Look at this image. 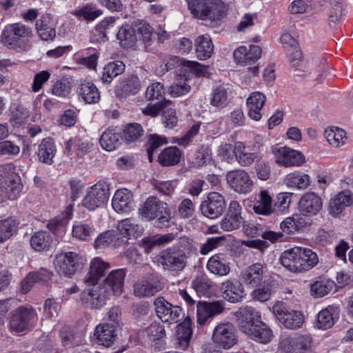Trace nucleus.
Returning a JSON list of instances; mask_svg holds the SVG:
<instances>
[{
  "instance_id": "nucleus-1",
  "label": "nucleus",
  "mask_w": 353,
  "mask_h": 353,
  "mask_svg": "<svg viewBox=\"0 0 353 353\" xmlns=\"http://www.w3.org/2000/svg\"><path fill=\"white\" fill-rule=\"evenodd\" d=\"M32 30L21 22L5 26L0 36V43L9 50L25 52L32 47Z\"/></svg>"
},
{
  "instance_id": "nucleus-2",
  "label": "nucleus",
  "mask_w": 353,
  "mask_h": 353,
  "mask_svg": "<svg viewBox=\"0 0 353 353\" xmlns=\"http://www.w3.org/2000/svg\"><path fill=\"white\" fill-rule=\"evenodd\" d=\"M282 265L292 272L308 270L319 263L317 254L312 250L294 247L284 251L279 259Z\"/></svg>"
},
{
  "instance_id": "nucleus-3",
  "label": "nucleus",
  "mask_w": 353,
  "mask_h": 353,
  "mask_svg": "<svg viewBox=\"0 0 353 353\" xmlns=\"http://www.w3.org/2000/svg\"><path fill=\"white\" fill-rule=\"evenodd\" d=\"M259 313L253 308L248 309L243 314L241 323V331L251 339L267 343L272 338L271 330L260 320Z\"/></svg>"
},
{
  "instance_id": "nucleus-4",
  "label": "nucleus",
  "mask_w": 353,
  "mask_h": 353,
  "mask_svg": "<svg viewBox=\"0 0 353 353\" xmlns=\"http://www.w3.org/2000/svg\"><path fill=\"white\" fill-rule=\"evenodd\" d=\"M194 17L218 21L224 17L226 7L221 0H186Z\"/></svg>"
},
{
  "instance_id": "nucleus-5",
  "label": "nucleus",
  "mask_w": 353,
  "mask_h": 353,
  "mask_svg": "<svg viewBox=\"0 0 353 353\" xmlns=\"http://www.w3.org/2000/svg\"><path fill=\"white\" fill-rule=\"evenodd\" d=\"M142 217L147 220L157 218L155 225L159 228L168 227L171 219L170 210L166 203L155 196H150L139 210Z\"/></svg>"
},
{
  "instance_id": "nucleus-6",
  "label": "nucleus",
  "mask_w": 353,
  "mask_h": 353,
  "mask_svg": "<svg viewBox=\"0 0 353 353\" xmlns=\"http://www.w3.org/2000/svg\"><path fill=\"white\" fill-rule=\"evenodd\" d=\"M87 288L81 293V301L88 308L100 309L110 297V292L101 283H86Z\"/></svg>"
},
{
  "instance_id": "nucleus-7",
  "label": "nucleus",
  "mask_w": 353,
  "mask_h": 353,
  "mask_svg": "<svg viewBox=\"0 0 353 353\" xmlns=\"http://www.w3.org/2000/svg\"><path fill=\"white\" fill-rule=\"evenodd\" d=\"M188 258L183 250L170 248L159 253L157 262L165 270L179 272L186 267Z\"/></svg>"
},
{
  "instance_id": "nucleus-8",
  "label": "nucleus",
  "mask_w": 353,
  "mask_h": 353,
  "mask_svg": "<svg viewBox=\"0 0 353 353\" xmlns=\"http://www.w3.org/2000/svg\"><path fill=\"white\" fill-rule=\"evenodd\" d=\"M272 310L279 321L288 329L296 330L303 325V314L300 312L289 309L283 302L275 303Z\"/></svg>"
},
{
  "instance_id": "nucleus-9",
  "label": "nucleus",
  "mask_w": 353,
  "mask_h": 353,
  "mask_svg": "<svg viewBox=\"0 0 353 353\" xmlns=\"http://www.w3.org/2000/svg\"><path fill=\"white\" fill-rule=\"evenodd\" d=\"M109 195L108 184L105 181H99L88 190L82 205L89 210H94L107 202Z\"/></svg>"
},
{
  "instance_id": "nucleus-10",
  "label": "nucleus",
  "mask_w": 353,
  "mask_h": 353,
  "mask_svg": "<svg viewBox=\"0 0 353 353\" xmlns=\"http://www.w3.org/2000/svg\"><path fill=\"white\" fill-rule=\"evenodd\" d=\"M212 341L217 345L230 349L237 343V335L234 325L230 323H220L214 329Z\"/></svg>"
},
{
  "instance_id": "nucleus-11",
  "label": "nucleus",
  "mask_w": 353,
  "mask_h": 353,
  "mask_svg": "<svg viewBox=\"0 0 353 353\" xmlns=\"http://www.w3.org/2000/svg\"><path fill=\"white\" fill-rule=\"evenodd\" d=\"M226 181L231 189L239 194H246L252 191L254 186L249 174L241 169L228 172Z\"/></svg>"
},
{
  "instance_id": "nucleus-12",
  "label": "nucleus",
  "mask_w": 353,
  "mask_h": 353,
  "mask_svg": "<svg viewBox=\"0 0 353 353\" xmlns=\"http://www.w3.org/2000/svg\"><path fill=\"white\" fill-rule=\"evenodd\" d=\"M225 201L223 196L216 192H210L200 205L201 213L210 219L219 216L225 209Z\"/></svg>"
},
{
  "instance_id": "nucleus-13",
  "label": "nucleus",
  "mask_w": 353,
  "mask_h": 353,
  "mask_svg": "<svg viewBox=\"0 0 353 353\" xmlns=\"http://www.w3.org/2000/svg\"><path fill=\"white\" fill-rule=\"evenodd\" d=\"M35 316V312L31 307H19L12 313L10 328L18 333L23 332L28 329Z\"/></svg>"
},
{
  "instance_id": "nucleus-14",
  "label": "nucleus",
  "mask_w": 353,
  "mask_h": 353,
  "mask_svg": "<svg viewBox=\"0 0 353 353\" xmlns=\"http://www.w3.org/2000/svg\"><path fill=\"white\" fill-rule=\"evenodd\" d=\"M164 94L163 85L160 82L152 83L146 89L145 97L150 101L154 99L159 101L152 106H150V104H148L142 110H173L172 101L167 99L160 100Z\"/></svg>"
},
{
  "instance_id": "nucleus-15",
  "label": "nucleus",
  "mask_w": 353,
  "mask_h": 353,
  "mask_svg": "<svg viewBox=\"0 0 353 353\" xmlns=\"http://www.w3.org/2000/svg\"><path fill=\"white\" fill-rule=\"evenodd\" d=\"M157 316L163 322L177 323L181 313V308L168 302L163 296H159L154 301Z\"/></svg>"
},
{
  "instance_id": "nucleus-16",
  "label": "nucleus",
  "mask_w": 353,
  "mask_h": 353,
  "mask_svg": "<svg viewBox=\"0 0 353 353\" xmlns=\"http://www.w3.org/2000/svg\"><path fill=\"white\" fill-rule=\"evenodd\" d=\"M223 310L224 303L223 301H199L196 305L197 323L200 325H203L215 316L222 313Z\"/></svg>"
},
{
  "instance_id": "nucleus-17",
  "label": "nucleus",
  "mask_w": 353,
  "mask_h": 353,
  "mask_svg": "<svg viewBox=\"0 0 353 353\" xmlns=\"http://www.w3.org/2000/svg\"><path fill=\"white\" fill-rule=\"evenodd\" d=\"M322 199L313 192L305 193L298 203L299 211L304 216H312L318 214L322 210Z\"/></svg>"
},
{
  "instance_id": "nucleus-18",
  "label": "nucleus",
  "mask_w": 353,
  "mask_h": 353,
  "mask_svg": "<svg viewBox=\"0 0 353 353\" xmlns=\"http://www.w3.org/2000/svg\"><path fill=\"white\" fill-rule=\"evenodd\" d=\"M241 212L240 203L236 201H231L226 214L220 222L221 228L228 232L239 229L243 222Z\"/></svg>"
},
{
  "instance_id": "nucleus-19",
  "label": "nucleus",
  "mask_w": 353,
  "mask_h": 353,
  "mask_svg": "<svg viewBox=\"0 0 353 353\" xmlns=\"http://www.w3.org/2000/svg\"><path fill=\"white\" fill-rule=\"evenodd\" d=\"M163 288V285L159 276L151 275L134 285V294L138 297H149L155 295Z\"/></svg>"
},
{
  "instance_id": "nucleus-20",
  "label": "nucleus",
  "mask_w": 353,
  "mask_h": 353,
  "mask_svg": "<svg viewBox=\"0 0 353 353\" xmlns=\"http://www.w3.org/2000/svg\"><path fill=\"white\" fill-rule=\"evenodd\" d=\"M57 22L51 14L46 13L36 21L35 29L39 37L45 41H52L56 37Z\"/></svg>"
},
{
  "instance_id": "nucleus-21",
  "label": "nucleus",
  "mask_w": 353,
  "mask_h": 353,
  "mask_svg": "<svg viewBox=\"0 0 353 353\" xmlns=\"http://www.w3.org/2000/svg\"><path fill=\"white\" fill-rule=\"evenodd\" d=\"M353 204V194L350 190H343L330 199L328 212L333 217H340L345 208Z\"/></svg>"
},
{
  "instance_id": "nucleus-22",
  "label": "nucleus",
  "mask_w": 353,
  "mask_h": 353,
  "mask_svg": "<svg viewBox=\"0 0 353 353\" xmlns=\"http://www.w3.org/2000/svg\"><path fill=\"white\" fill-rule=\"evenodd\" d=\"M311 337L299 335L283 340L281 346L286 353H305L311 349Z\"/></svg>"
},
{
  "instance_id": "nucleus-23",
  "label": "nucleus",
  "mask_w": 353,
  "mask_h": 353,
  "mask_svg": "<svg viewBox=\"0 0 353 353\" xmlns=\"http://www.w3.org/2000/svg\"><path fill=\"white\" fill-rule=\"evenodd\" d=\"M276 162L285 167L299 166L305 162L303 155L297 150L281 147L275 152Z\"/></svg>"
},
{
  "instance_id": "nucleus-24",
  "label": "nucleus",
  "mask_w": 353,
  "mask_h": 353,
  "mask_svg": "<svg viewBox=\"0 0 353 353\" xmlns=\"http://www.w3.org/2000/svg\"><path fill=\"white\" fill-rule=\"evenodd\" d=\"M220 290L222 297L232 303L241 301L245 296L243 285L238 281L232 280L223 282Z\"/></svg>"
},
{
  "instance_id": "nucleus-25",
  "label": "nucleus",
  "mask_w": 353,
  "mask_h": 353,
  "mask_svg": "<svg viewBox=\"0 0 353 353\" xmlns=\"http://www.w3.org/2000/svg\"><path fill=\"white\" fill-rule=\"evenodd\" d=\"M112 205L118 213H128L134 208L132 192L125 188L118 190L112 199Z\"/></svg>"
},
{
  "instance_id": "nucleus-26",
  "label": "nucleus",
  "mask_w": 353,
  "mask_h": 353,
  "mask_svg": "<svg viewBox=\"0 0 353 353\" xmlns=\"http://www.w3.org/2000/svg\"><path fill=\"white\" fill-rule=\"evenodd\" d=\"M126 276L125 269H117L111 271L101 283L106 286L110 292L115 295H120L123 291L124 280Z\"/></svg>"
},
{
  "instance_id": "nucleus-27",
  "label": "nucleus",
  "mask_w": 353,
  "mask_h": 353,
  "mask_svg": "<svg viewBox=\"0 0 353 353\" xmlns=\"http://www.w3.org/2000/svg\"><path fill=\"white\" fill-rule=\"evenodd\" d=\"M265 273V265L255 263L242 271L241 278L246 285L255 287L261 283Z\"/></svg>"
},
{
  "instance_id": "nucleus-28",
  "label": "nucleus",
  "mask_w": 353,
  "mask_h": 353,
  "mask_svg": "<svg viewBox=\"0 0 353 353\" xmlns=\"http://www.w3.org/2000/svg\"><path fill=\"white\" fill-rule=\"evenodd\" d=\"M78 254L68 252L60 254L57 259L56 266L60 274L71 276L77 271Z\"/></svg>"
},
{
  "instance_id": "nucleus-29",
  "label": "nucleus",
  "mask_w": 353,
  "mask_h": 353,
  "mask_svg": "<svg viewBox=\"0 0 353 353\" xmlns=\"http://www.w3.org/2000/svg\"><path fill=\"white\" fill-rule=\"evenodd\" d=\"M21 178L15 172V167L12 163H7L0 165V187L6 183H13L14 185L10 191L11 196H14L19 192Z\"/></svg>"
},
{
  "instance_id": "nucleus-30",
  "label": "nucleus",
  "mask_w": 353,
  "mask_h": 353,
  "mask_svg": "<svg viewBox=\"0 0 353 353\" xmlns=\"http://www.w3.org/2000/svg\"><path fill=\"white\" fill-rule=\"evenodd\" d=\"M117 337L115 328L109 323H100L94 332L95 341L99 345L109 347L112 345Z\"/></svg>"
},
{
  "instance_id": "nucleus-31",
  "label": "nucleus",
  "mask_w": 353,
  "mask_h": 353,
  "mask_svg": "<svg viewBox=\"0 0 353 353\" xmlns=\"http://www.w3.org/2000/svg\"><path fill=\"white\" fill-rule=\"evenodd\" d=\"M261 48L254 45H250L249 50L245 46H240L233 53L235 61L242 65L254 63L261 57Z\"/></svg>"
},
{
  "instance_id": "nucleus-32",
  "label": "nucleus",
  "mask_w": 353,
  "mask_h": 353,
  "mask_svg": "<svg viewBox=\"0 0 353 353\" xmlns=\"http://www.w3.org/2000/svg\"><path fill=\"white\" fill-rule=\"evenodd\" d=\"M110 267L108 262L103 261L101 258L93 259L90 262V271L85 279V283H99V279Z\"/></svg>"
},
{
  "instance_id": "nucleus-33",
  "label": "nucleus",
  "mask_w": 353,
  "mask_h": 353,
  "mask_svg": "<svg viewBox=\"0 0 353 353\" xmlns=\"http://www.w3.org/2000/svg\"><path fill=\"white\" fill-rule=\"evenodd\" d=\"M230 263L221 254H216L212 256L207 262V269L216 276H224L229 274L230 272Z\"/></svg>"
},
{
  "instance_id": "nucleus-34",
  "label": "nucleus",
  "mask_w": 353,
  "mask_h": 353,
  "mask_svg": "<svg viewBox=\"0 0 353 353\" xmlns=\"http://www.w3.org/2000/svg\"><path fill=\"white\" fill-rule=\"evenodd\" d=\"M141 89V82L138 77L134 75L124 78L117 85L115 92L117 96L126 97L130 94H137Z\"/></svg>"
},
{
  "instance_id": "nucleus-35",
  "label": "nucleus",
  "mask_w": 353,
  "mask_h": 353,
  "mask_svg": "<svg viewBox=\"0 0 353 353\" xmlns=\"http://www.w3.org/2000/svg\"><path fill=\"white\" fill-rule=\"evenodd\" d=\"M252 210L260 215L270 216L274 209L272 207V199L267 190H261L256 198Z\"/></svg>"
},
{
  "instance_id": "nucleus-36",
  "label": "nucleus",
  "mask_w": 353,
  "mask_h": 353,
  "mask_svg": "<svg viewBox=\"0 0 353 353\" xmlns=\"http://www.w3.org/2000/svg\"><path fill=\"white\" fill-rule=\"evenodd\" d=\"M338 318L339 312L337 308L329 306L318 314L316 327L323 330L331 328Z\"/></svg>"
},
{
  "instance_id": "nucleus-37",
  "label": "nucleus",
  "mask_w": 353,
  "mask_h": 353,
  "mask_svg": "<svg viewBox=\"0 0 353 353\" xmlns=\"http://www.w3.org/2000/svg\"><path fill=\"white\" fill-rule=\"evenodd\" d=\"M324 137L329 145L336 148L345 145L347 142L346 132L338 127L327 128L324 132Z\"/></svg>"
},
{
  "instance_id": "nucleus-38",
  "label": "nucleus",
  "mask_w": 353,
  "mask_h": 353,
  "mask_svg": "<svg viewBox=\"0 0 353 353\" xmlns=\"http://www.w3.org/2000/svg\"><path fill=\"white\" fill-rule=\"evenodd\" d=\"M214 45L209 35H201L195 40V52L198 59L205 60L211 57Z\"/></svg>"
},
{
  "instance_id": "nucleus-39",
  "label": "nucleus",
  "mask_w": 353,
  "mask_h": 353,
  "mask_svg": "<svg viewBox=\"0 0 353 353\" xmlns=\"http://www.w3.org/2000/svg\"><path fill=\"white\" fill-rule=\"evenodd\" d=\"M117 39L123 48H130L135 46L137 37L135 29L129 24H124L119 28Z\"/></svg>"
},
{
  "instance_id": "nucleus-40",
  "label": "nucleus",
  "mask_w": 353,
  "mask_h": 353,
  "mask_svg": "<svg viewBox=\"0 0 353 353\" xmlns=\"http://www.w3.org/2000/svg\"><path fill=\"white\" fill-rule=\"evenodd\" d=\"M56 152V147L50 138L43 139L39 145L37 154L40 162L52 164Z\"/></svg>"
},
{
  "instance_id": "nucleus-41",
  "label": "nucleus",
  "mask_w": 353,
  "mask_h": 353,
  "mask_svg": "<svg viewBox=\"0 0 353 353\" xmlns=\"http://www.w3.org/2000/svg\"><path fill=\"white\" fill-rule=\"evenodd\" d=\"M32 248L37 252L49 250L52 244V238L47 231L40 230L32 235L30 239Z\"/></svg>"
},
{
  "instance_id": "nucleus-42",
  "label": "nucleus",
  "mask_w": 353,
  "mask_h": 353,
  "mask_svg": "<svg viewBox=\"0 0 353 353\" xmlns=\"http://www.w3.org/2000/svg\"><path fill=\"white\" fill-rule=\"evenodd\" d=\"M284 182L290 188L305 190L310 184V176L301 172H294L286 175Z\"/></svg>"
},
{
  "instance_id": "nucleus-43",
  "label": "nucleus",
  "mask_w": 353,
  "mask_h": 353,
  "mask_svg": "<svg viewBox=\"0 0 353 353\" xmlns=\"http://www.w3.org/2000/svg\"><path fill=\"white\" fill-rule=\"evenodd\" d=\"M182 153L176 146L165 148L159 155V163L163 166H172L180 162Z\"/></svg>"
},
{
  "instance_id": "nucleus-44",
  "label": "nucleus",
  "mask_w": 353,
  "mask_h": 353,
  "mask_svg": "<svg viewBox=\"0 0 353 353\" xmlns=\"http://www.w3.org/2000/svg\"><path fill=\"white\" fill-rule=\"evenodd\" d=\"M190 325L191 319L188 316L182 323L177 325V341L179 345L182 350H185L189 345L190 339L192 334Z\"/></svg>"
},
{
  "instance_id": "nucleus-45",
  "label": "nucleus",
  "mask_w": 353,
  "mask_h": 353,
  "mask_svg": "<svg viewBox=\"0 0 353 353\" xmlns=\"http://www.w3.org/2000/svg\"><path fill=\"white\" fill-rule=\"evenodd\" d=\"M119 239L114 230H108L101 233L94 240V247L97 250H103L106 248L119 245Z\"/></svg>"
},
{
  "instance_id": "nucleus-46",
  "label": "nucleus",
  "mask_w": 353,
  "mask_h": 353,
  "mask_svg": "<svg viewBox=\"0 0 353 353\" xmlns=\"http://www.w3.org/2000/svg\"><path fill=\"white\" fill-rule=\"evenodd\" d=\"M79 94L87 103H97L100 99V94L97 88L90 81H85L81 84Z\"/></svg>"
},
{
  "instance_id": "nucleus-47",
  "label": "nucleus",
  "mask_w": 353,
  "mask_h": 353,
  "mask_svg": "<svg viewBox=\"0 0 353 353\" xmlns=\"http://www.w3.org/2000/svg\"><path fill=\"white\" fill-rule=\"evenodd\" d=\"M121 136L114 132L113 130H105L101 136L100 144L107 151L114 150L121 143Z\"/></svg>"
},
{
  "instance_id": "nucleus-48",
  "label": "nucleus",
  "mask_w": 353,
  "mask_h": 353,
  "mask_svg": "<svg viewBox=\"0 0 353 353\" xmlns=\"http://www.w3.org/2000/svg\"><path fill=\"white\" fill-rule=\"evenodd\" d=\"M125 65L121 61L110 62L103 68L101 79L103 83H110L112 79L124 72Z\"/></svg>"
},
{
  "instance_id": "nucleus-49",
  "label": "nucleus",
  "mask_w": 353,
  "mask_h": 353,
  "mask_svg": "<svg viewBox=\"0 0 353 353\" xmlns=\"http://www.w3.org/2000/svg\"><path fill=\"white\" fill-rule=\"evenodd\" d=\"M94 233V226L89 223L77 222L72 227V236L81 241H88Z\"/></svg>"
},
{
  "instance_id": "nucleus-50",
  "label": "nucleus",
  "mask_w": 353,
  "mask_h": 353,
  "mask_svg": "<svg viewBox=\"0 0 353 353\" xmlns=\"http://www.w3.org/2000/svg\"><path fill=\"white\" fill-rule=\"evenodd\" d=\"M143 132V129L140 124L132 123L124 127L121 136L125 142L132 143L138 141Z\"/></svg>"
},
{
  "instance_id": "nucleus-51",
  "label": "nucleus",
  "mask_w": 353,
  "mask_h": 353,
  "mask_svg": "<svg viewBox=\"0 0 353 353\" xmlns=\"http://www.w3.org/2000/svg\"><path fill=\"white\" fill-rule=\"evenodd\" d=\"M117 230L124 237L138 236L141 233L140 226L129 219L119 221L117 224Z\"/></svg>"
},
{
  "instance_id": "nucleus-52",
  "label": "nucleus",
  "mask_w": 353,
  "mask_h": 353,
  "mask_svg": "<svg viewBox=\"0 0 353 353\" xmlns=\"http://www.w3.org/2000/svg\"><path fill=\"white\" fill-rule=\"evenodd\" d=\"M212 281L205 276H196L192 282V288L199 296H208L211 293Z\"/></svg>"
},
{
  "instance_id": "nucleus-53",
  "label": "nucleus",
  "mask_w": 353,
  "mask_h": 353,
  "mask_svg": "<svg viewBox=\"0 0 353 353\" xmlns=\"http://www.w3.org/2000/svg\"><path fill=\"white\" fill-rule=\"evenodd\" d=\"M71 13L77 18L83 17L87 21H93L102 14V11L96 9L92 5L87 4L78 10H73Z\"/></svg>"
},
{
  "instance_id": "nucleus-54",
  "label": "nucleus",
  "mask_w": 353,
  "mask_h": 353,
  "mask_svg": "<svg viewBox=\"0 0 353 353\" xmlns=\"http://www.w3.org/2000/svg\"><path fill=\"white\" fill-rule=\"evenodd\" d=\"M17 227V223L13 219L0 221V243L10 239L16 232Z\"/></svg>"
},
{
  "instance_id": "nucleus-55",
  "label": "nucleus",
  "mask_w": 353,
  "mask_h": 353,
  "mask_svg": "<svg viewBox=\"0 0 353 353\" xmlns=\"http://www.w3.org/2000/svg\"><path fill=\"white\" fill-rule=\"evenodd\" d=\"M343 8L341 3L336 1L332 3L331 10L328 16V24L332 28H334L340 22L343 14Z\"/></svg>"
},
{
  "instance_id": "nucleus-56",
  "label": "nucleus",
  "mask_w": 353,
  "mask_h": 353,
  "mask_svg": "<svg viewBox=\"0 0 353 353\" xmlns=\"http://www.w3.org/2000/svg\"><path fill=\"white\" fill-rule=\"evenodd\" d=\"M225 240V238L223 236L208 239L207 241L201 245L199 250L200 254L201 255H207L210 252L221 245Z\"/></svg>"
},
{
  "instance_id": "nucleus-57",
  "label": "nucleus",
  "mask_w": 353,
  "mask_h": 353,
  "mask_svg": "<svg viewBox=\"0 0 353 353\" xmlns=\"http://www.w3.org/2000/svg\"><path fill=\"white\" fill-rule=\"evenodd\" d=\"M118 17H105L95 27L96 31L99 32L102 37L106 38L108 34L114 28L116 21Z\"/></svg>"
},
{
  "instance_id": "nucleus-58",
  "label": "nucleus",
  "mask_w": 353,
  "mask_h": 353,
  "mask_svg": "<svg viewBox=\"0 0 353 353\" xmlns=\"http://www.w3.org/2000/svg\"><path fill=\"white\" fill-rule=\"evenodd\" d=\"M265 101V97L259 92L252 93L247 99L248 110H261Z\"/></svg>"
},
{
  "instance_id": "nucleus-59",
  "label": "nucleus",
  "mask_w": 353,
  "mask_h": 353,
  "mask_svg": "<svg viewBox=\"0 0 353 353\" xmlns=\"http://www.w3.org/2000/svg\"><path fill=\"white\" fill-rule=\"evenodd\" d=\"M201 123L197 122L194 123L185 133L184 136L181 138L176 139L174 142L178 143L179 145L186 147L192 141L193 138L197 135L199 132Z\"/></svg>"
},
{
  "instance_id": "nucleus-60",
  "label": "nucleus",
  "mask_w": 353,
  "mask_h": 353,
  "mask_svg": "<svg viewBox=\"0 0 353 353\" xmlns=\"http://www.w3.org/2000/svg\"><path fill=\"white\" fill-rule=\"evenodd\" d=\"M228 92L226 89L222 86L214 88L212 93L211 104L214 107H221V105L227 101Z\"/></svg>"
},
{
  "instance_id": "nucleus-61",
  "label": "nucleus",
  "mask_w": 353,
  "mask_h": 353,
  "mask_svg": "<svg viewBox=\"0 0 353 353\" xmlns=\"http://www.w3.org/2000/svg\"><path fill=\"white\" fill-rule=\"evenodd\" d=\"M148 336L154 341L159 340L165 336L164 325L160 322L152 323L146 329Z\"/></svg>"
},
{
  "instance_id": "nucleus-62",
  "label": "nucleus",
  "mask_w": 353,
  "mask_h": 353,
  "mask_svg": "<svg viewBox=\"0 0 353 353\" xmlns=\"http://www.w3.org/2000/svg\"><path fill=\"white\" fill-rule=\"evenodd\" d=\"M181 65L185 68H187L190 72L195 74L196 76H205L208 72V66L203 65L197 61L182 60Z\"/></svg>"
},
{
  "instance_id": "nucleus-63",
  "label": "nucleus",
  "mask_w": 353,
  "mask_h": 353,
  "mask_svg": "<svg viewBox=\"0 0 353 353\" xmlns=\"http://www.w3.org/2000/svg\"><path fill=\"white\" fill-rule=\"evenodd\" d=\"M292 193L283 192L278 194L274 208L276 210L284 212L288 210L292 202Z\"/></svg>"
},
{
  "instance_id": "nucleus-64",
  "label": "nucleus",
  "mask_w": 353,
  "mask_h": 353,
  "mask_svg": "<svg viewBox=\"0 0 353 353\" xmlns=\"http://www.w3.org/2000/svg\"><path fill=\"white\" fill-rule=\"evenodd\" d=\"M194 212V205L190 199H184L179 205L178 213L183 219L189 218L192 216Z\"/></svg>"
}]
</instances>
